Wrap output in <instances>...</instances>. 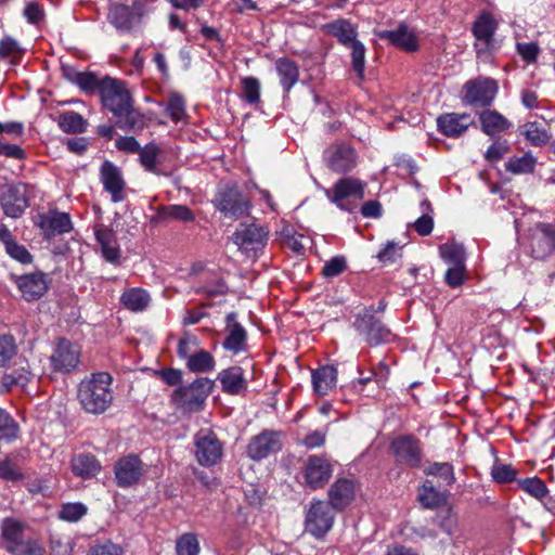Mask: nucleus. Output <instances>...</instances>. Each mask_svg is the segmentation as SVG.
<instances>
[{
	"label": "nucleus",
	"mask_w": 555,
	"mask_h": 555,
	"mask_svg": "<svg viewBox=\"0 0 555 555\" xmlns=\"http://www.w3.org/2000/svg\"><path fill=\"white\" fill-rule=\"evenodd\" d=\"M100 98L117 118L118 128L130 131L143 125V115L134 109L131 94L122 80L109 76L102 78Z\"/></svg>",
	"instance_id": "1"
},
{
	"label": "nucleus",
	"mask_w": 555,
	"mask_h": 555,
	"mask_svg": "<svg viewBox=\"0 0 555 555\" xmlns=\"http://www.w3.org/2000/svg\"><path fill=\"white\" fill-rule=\"evenodd\" d=\"M113 377L107 372L92 373L78 386L77 398L82 409L91 414L104 413L113 402Z\"/></svg>",
	"instance_id": "2"
},
{
	"label": "nucleus",
	"mask_w": 555,
	"mask_h": 555,
	"mask_svg": "<svg viewBox=\"0 0 555 555\" xmlns=\"http://www.w3.org/2000/svg\"><path fill=\"white\" fill-rule=\"evenodd\" d=\"M214 387V380L207 377L196 378L190 385L178 387L172 393V401L185 412L199 411Z\"/></svg>",
	"instance_id": "3"
},
{
	"label": "nucleus",
	"mask_w": 555,
	"mask_h": 555,
	"mask_svg": "<svg viewBox=\"0 0 555 555\" xmlns=\"http://www.w3.org/2000/svg\"><path fill=\"white\" fill-rule=\"evenodd\" d=\"M365 188L366 183L359 179L352 177L341 178L333 185L331 192L327 191V197L339 209L352 214L364 198Z\"/></svg>",
	"instance_id": "4"
},
{
	"label": "nucleus",
	"mask_w": 555,
	"mask_h": 555,
	"mask_svg": "<svg viewBox=\"0 0 555 555\" xmlns=\"http://www.w3.org/2000/svg\"><path fill=\"white\" fill-rule=\"evenodd\" d=\"M498 27V21L487 11L481 12L474 22L472 33L475 37L474 48L479 60L491 61L495 50L494 36Z\"/></svg>",
	"instance_id": "5"
},
{
	"label": "nucleus",
	"mask_w": 555,
	"mask_h": 555,
	"mask_svg": "<svg viewBox=\"0 0 555 555\" xmlns=\"http://www.w3.org/2000/svg\"><path fill=\"white\" fill-rule=\"evenodd\" d=\"M215 207L227 218L234 220L249 215L251 203L236 184H227L221 188L214 199Z\"/></svg>",
	"instance_id": "6"
},
{
	"label": "nucleus",
	"mask_w": 555,
	"mask_h": 555,
	"mask_svg": "<svg viewBox=\"0 0 555 555\" xmlns=\"http://www.w3.org/2000/svg\"><path fill=\"white\" fill-rule=\"evenodd\" d=\"M390 453L401 467L417 468L421 465L423 451L421 441L412 435L395 438L389 446Z\"/></svg>",
	"instance_id": "7"
},
{
	"label": "nucleus",
	"mask_w": 555,
	"mask_h": 555,
	"mask_svg": "<svg viewBox=\"0 0 555 555\" xmlns=\"http://www.w3.org/2000/svg\"><path fill=\"white\" fill-rule=\"evenodd\" d=\"M353 326L359 335L371 346L388 343L391 332L380 320L374 317L373 308L365 309L356 317Z\"/></svg>",
	"instance_id": "8"
},
{
	"label": "nucleus",
	"mask_w": 555,
	"mask_h": 555,
	"mask_svg": "<svg viewBox=\"0 0 555 555\" xmlns=\"http://www.w3.org/2000/svg\"><path fill=\"white\" fill-rule=\"evenodd\" d=\"M333 506L325 501H313L306 514L305 530L315 538H322L334 524Z\"/></svg>",
	"instance_id": "9"
},
{
	"label": "nucleus",
	"mask_w": 555,
	"mask_h": 555,
	"mask_svg": "<svg viewBox=\"0 0 555 555\" xmlns=\"http://www.w3.org/2000/svg\"><path fill=\"white\" fill-rule=\"evenodd\" d=\"M195 456L202 466L216 465L222 457L223 447L210 429H201L194 437Z\"/></svg>",
	"instance_id": "10"
},
{
	"label": "nucleus",
	"mask_w": 555,
	"mask_h": 555,
	"mask_svg": "<svg viewBox=\"0 0 555 555\" xmlns=\"http://www.w3.org/2000/svg\"><path fill=\"white\" fill-rule=\"evenodd\" d=\"M333 475V465L324 455H310L304 466V479L312 490L323 488Z\"/></svg>",
	"instance_id": "11"
},
{
	"label": "nucleus",
	"mask_w": 555,
	"mask_h": 555,
	"mask_svg": "<svg viewBox=\"0 0 555 555\" xmlns=\"http://www.w3.org/2000/svg\"><path fill=\"white\" fill-rule=\"evenodd\" d=\"M81 356L79 345L68 339L61 338L57 340L56 346L50 356L51 366L54 371L60 373H69L74 371Z\"/></svg>",
	"instance_id": "12"
},
{
	"label": "nucleus",
	"mask_w": 555,
	"mask_h": 555,
	"mask_svg": "<svg viewBox=\"0 0 555 555\" xmlns=\"http://www.w3.org/2000/svg\"><path fill=\"white\" fill-rule=\"evenodd\" d=\"M0 205L7 217L17 219L29 206L26 184L13 183L2 189Z\"/></svg>",
	"instance_id": "13"
},
{
	"label": "nucleus",
	"mask_w": 555,
	"mask_h": 555,
	"mask_svg": "<svg viewBox=\"0 0 555 555\" xmlns=\"http://www.w3.org/2000/svg\"><path fill=\"white\" fill-rule=\"evenodd\" d=\"M464 101L474 106H489L496 96L499 86L492 78H477L464 86Z\"/></svg>",
	"instance_id": "14"
},
{
	"label": "nucleus",
	"mask_w": 555,
	"mask_h": 555,
	"mask_svg": "<svg viewBox=\"0 0 555 555\" xmlns=\"http://www.w3.org/2000/svg\"><path fill=\"white\" fill-rule=\"evenodd\" d=\"M530 250L535 259H544L555 250V223L534 224L530 234Z\"/></svg>",
	"instance_id": "15"
},
{
	"label": "nucleus",
	"mask_w": 555,
	"mask_h": 555,
	"mask_svg": "<svg viewBox=\"0 0 555 555\" xmlns=\"http://www.w3.org/2000/svg\"><path fill=\"white\" fill-rule=\"evenodd\" d=\"M144 472L142 461L134 454L120 457L114 466L116 483L120 488H129L138 485Z\"/></svg>",
	"instance_id": "16"
},
{
	"label": "nucleus",
	"mask_w": 555,
	"mask_h": 555,
	"mask_svg": "<svg viewBox=\"0 0 555 555\" xmlns=\"http://www.w3.org/2000/svg\"><path fill=\"white\" fill-rule=\"evenodd\" d=\"M281 433L275 430H263L253 437L246 448L248 457L260 461L279 452L282 449Z\"/></svg>",
	"instance_id": "17"
},
{
	"label": "nucleus",
	"mask_w": 555,
	"mask_h": 555,
	"mask_svg": "<svg viewBox=\"0 0 555 555\" xmlns=\"http://www.w3.org/2000/svg\"><path fill=\"white\" fill-rule=\"evenodd\" d=\"M44 238L51 240L56 235L68 233L73 230L70 216L59 210H49L39 214L35 221Z\"/></svg>",
	"instance_id": "18"
},
{
	"label": "nucleus",
	"mask_w": 555,
	"mask_h": 555,
	"mask_svg": "<svg viewBox=\"0 0 555 555\" xmlns=\"http://www.w3.org/2000/svg\"><path fill=\"white\" fill-rule=\"evenodd\" d=\"M100 180L103 189L109 193L114 203H120L126 198V181L121 170L112 162H104L100 168Z\"/></svg>",
	"instance_id": "19"
},
{
	"label": "nucleus",
	"mask_w": 555,
	"mask_h": 555,
	"mask_svg": "<svg viewBox=\"0 0 555 555\" xmlns=\"http://www.w3.org/2000/svg\"><path fill=\"white\" fill-rule=\"evenodd\" d=\"M326 164L333 171L345 173L357 165V153L347 144H338L326 150Z\"/></svg>",
	"instance_id": "20"
},
{
	"label": "nucleus",
	"mask_w": 555,
	"mask_h": 555,
	"mask_svg": "<svg viewBox=\"0 0 555 555\" xmlns=\"http://www.w3.org/2000/svg\"><path fill=\"white\" fill-rule=\"evenodd\" d=\"M268 233L257 224L242 225L234 233V243L244 251H257L266 245Z\"/></svg>",
	"instance_id": "21"
},
{
	"label": "nucleus",
	"mask_w": 555,
	"mask_h": 555,
	"mask_svg": "<svg viewBox=\"0 0 555 555\" xmlns=\"http://www.w3.org/2000/svg\"><path fill=\"white\" fill-rule=\"evenodd\" d=\"M15 282L22 297L27 301L40 299L49 288L47 275L41 272L24 274L18 276Z\"/></svg>",
	"instance_id": "22"
},
{
	"label": "nucleus",
	"mask_w": 555,
	"mask_h": 555,
	"mask_svg": "<svg viewBox=\"0 0 555 555\" xmlns=\"http://www.w3.org/2000/svg\"><path fill=\"white\" fill-rule=\"evenodd\" d=\"M195 214L186 205L171 204L157 207L156 214L151 218V223L183 222L189 223L195 220Z\"/></svg>",
	"instance_id": "23"
},
{
	"label": "nucleus",
	"mask_w": 555,
	"mask_h": 555,
	"mask_svg": "<svg viewBox=\"0 0 555 555\" xmlns=\"http://www.w3.org/2000/svg\"><path fill=\"white\" fill-rule=\"evenodd\" d=\"M217 380H219L222 391L231 396L241 395L247 389L244 370L237 365L220 371Z\"/></svg>",
	"instance_id": "24"
},
{
	"label": "nucleus",
	"mask_w": 555,
	"mask_h": 555,
	"mask_svg": "<svg viewBox=\"0 0 555 555\" xmlns=\"http://www.w3.org/2000/svg\"><path fill=\"white\" fill-rule=\"evenodd\" d=\"M225 321L228 335L223 341V348L233 353L245 351L247 334L245 328L236 321V313H229Z\"/></svg>",
	"instance_id": "25"
},
{
	"label": "nucleus",
	"mask_w": 555,
	"mask_h": 555,
	"mask_svg": "<svg viewBox=\"0 0 555 555\" xmlns=\"http://www.w3.org/2000/svg\"><path fill=\"white\" fill-rule=\"evenodd\" d=\"M377 36L406 52H414L418 49L416 36L403 24L392 30H380Z\"/></svg>",
	"instance_id": "26"
},
{
	"label": "nucleus",
	"mask_w": 555,
	"mask_h": 555,
	"mask_svg": "<svg viewBox=\"0 0 555 555\" xmlns=\"http://www.w3.org/2000/svg\"><path fill=\"white\" fill-rule=\"evenodd\" d=\"M473 122L469 114L447 113L438 117L437 126L447 137H459L464 133Z\"/></svg>",
	"instance_id": "27"
},
{
	"label": "nucleus",
	"mask_w": 555,
	"mask_h": 555,
	"mask_svg": "<svg viewBox=\"0 0 555 555\" xmlns=\"http://www.w3.org/2000/svg\"><path fill=\"white\" fill-rule=\"evenodd\" d=\"M330 504L336 509H343L354 499V482L348 478L337 479L328 490Z\"/></svg>",
	"instance_id": "28"
},
{
	"label": "nucleus",
	"mask_w": 555,
	"mask_h": 555,
	"mask_svg": "<svg viewBox=\"0 0 555 555\" xmlns=\"http://www.w3.org/2000/svg\"><path fill=\"white\" fill-rule=\"evenodd\" d=\"M0 529L2 547L7 552H10L11 548H14L20 542L27 538L25 537L26 525L16 518H4Z\"/></svg>",
	"instance_id": "29"
},
{
	"label": "nucleus",
	"mask_w": 555,
	"mask_h": 555,
	"mask_svg": "<svg viewBox=\"0 0 555 555\" xmlns=\"http://www.w3.org/2000/svg\"><path fill=\"white\" fill-rule=\"evenodd\" d=\"M275 69L283 90L289 92L299 80L297 63L288 57H281L275 62Z\"/></svg>",
	"instance_id": "30"
},
{
	"label": "nucleus",
	"mask_w": 555,
	"mask_h": 555,
	"mask_svg": "<svg viewBox=\"0 0 555 555\" xmlns=\"http://www.w3.org/2000/svg\"><path fill=\"white\" fill-rule=\"evenodd\" d=\"M337 370L332 365H325L312 373V385L319 396L328 393L336 386Z\"/></svg>",
	"instance_id": "31"
},
{
	"label": "nucleus",
	"mask_w": 555,
	"mask_h": 555,
	"mask_svg": "<svg viewBox=\"0 0 555 555\" xmlns=\"http://www.w3.org/2000/svg\"><path fill=\"white\" fill-rule=\"evenodd\" d=\"M70 466L74 475L85 479L94 477L101 469L99 461L90 453L74 456Z\"/></svg>",
	"instance_id": "32"
},
{
	"label": "nucleus",
	"mask_w": 555,
	"mask_h": 555,
	"mask_svg": "<svg viewBox=\"0 0 555 555\" xmlns=\"http://www.w3.org/2000/svg\"><path fill=\"white\" fill-rule=\"evenodd\" d=\"M327 33L337 38L346 48L358 41L357 28L347 20H337L325 25Z\"/></svg>",
	"instance_id": "33"
},
{
	"label": "nucleus",
	"mask_w": 555,
	"mask_h": 555,
	"mask_svg": "<svg viewBox=\"0 0 555 555\" xmlns=\"http://www.w3.org/2000/svg\"><path fill=\"white\" fill-rule=\"evenodd\" d=\"M95 237L101 245L103 257L109 262H116L120 257V249L115 233L102 228L95 231Z\"/></svg>",
	"instance_id": "34"
},
{
	"label": "nucleus",
	"mask_w": 555,
	"mask_h": 555,
	"mask_svg": "<svg viewBox=\"0 0 555 555\" xmlns=\"http://www.w3.org/2000/svg\"><path fill=\"white\" fill-rule=\"evenodd\" d=\"M479 119L482 131L488 135L503 132L511 127V122L496 111L486 109L480 113Z\"/></svg>",
	"instance_id": "35"
},
{
	"label": "nucleus",
	"mask_w": 555,
	"mask_h": 555,
	"mask_svg": "<svg viewBox=\"0 0 555 555\" xmlns=\"http://www.w3.org/2000/svg\"><path fill=\"white\" fill-rule=\"evenodd\" d=\"M133 12L128 5L112 4L108 10L107 18L117 30L127 33L133 26Z\"/></svg>",
	"instance_id": "36"
},
{
	"label": "nucleus",
	"mask_w": 555,
	"mask_h": 555,
	"mask_svg": "<svg viewBox=\"0 0 555 555\" xmlns=\"http://www.w3.org/2000/svg\"><path fill=\"white\" fill-rule=\"evenodd\" d=\"M150 301L151 297L149 293L139 287L130 288L124 292L120 296V302L122 306L133 312L145 310L150 305Z\"/></svg>",
	"instance_id": "37"
},
{
	"label": "nucleus",
	"mask_w": 555,
	"mask_h": 555,
	"mask_svg": "<svg viewBox=\"0 0 555 555\" xmlns=\"http://www.w3.org/2000/svg\"><path fill=\"white\" fill-rule=\"evenodd\" d=\"M537 166V158L531 152H527L521 156H513L505 163V170L512 175H529L532 173Z\"/></svg>",
	"instance_id": "38"
},
{
	"label": "nucleus",
	"mask_w": 555,
	"mask_h": 555,
	"mask_svg": "<svg viewBox=\"0 0 555 555\" xmlns=\"http://www.w3.org/2000/svg\"><path fill=\"white\" fill-rule=\"evenodd\" d=\"M34 374L29 370L28 363L25 361L18 369L5 374L2 378L3 388L9 391L13 387L24 388L33 378Z\"/></svg>",
	"instance_id": "39"
},
{
	"label": "nucleus",
	"mask_w": 555,
	"mask_h": 555,
	"mask_svg": "<svg viewBox=\"0 0 555 555\" xmlns=\"http://www.w3.org/2000/svg\"><path fill=\"white\" fill-rule=\"evenodd\" d=\"M519 130L525 139L533 146L545 145L551 138L547 130L541 127L537 121H528L524 124Z\"/></svg>",
	"instance_id": "40"
},
{
	"label": "nucleus",
	"mask_w": 555,
	"mask_h": 555,
	"mask_svg": "<svg viewBox=\"0 0 555 555\" xmlns=\"http://www.w3.org/2000/svg\"><path fill=\"white\" fill-rule=\"evenodd\" d=\"M216 361L210 352L206 350H196L186 360V367L194 373H206L215 369Z\"/></svg>",
	"instance_id": "41"
},
{
	"label": "nucleus",
	"mask_w": 555,
	"mask_h": 555,
	"mask_svg": "<svg viewBox=\"0 0 555 555\" xmlns=\"http://www.w3.org/2000/svg\"><path fill=\"white\" fill-rule=\"evenodd\" d=\"M86 120L76 112H65L60 116L59 126L67 133H80L86 130Z\"/></svg>",
	"instance_id": "42"
},
{
	"label": "nucleus",
	"mask_w": 555,
	"mask_h": 555,
	"mask_svg": "<svg viewBox=\"0 0 555 555\" xmlns=\"http://www.w3.org/2000/svg\"><path fill=\"white\" fill-rule=\"evenodd\" d=\"M441 258L449 264H465L464 247L456 243H446L439 246Z\"/></svg>",
	"instance_id": "43"
},
{
	"label": "nucleus",
	"mask_w": 555,
	"mask_h": 555,
	"mask_svg": "<svg viewBox=\"0 0 555 555\" xmlns=\"http://www.w3.org/2000/svg\"><path fill=\"white\" fill-rule=\"evenodd\" d=\"M517 483L519 489L538 500L544 499L548 493L545 483L538 477L519 479Z\"/></svg>",
	"instance_id": "44"
},
{
	"label": "nucleus",
	"mask_w": 555,
	"mask_h": 555,
	"mask_svg": "<svg viewBox=\"0 0 555 555\" xmlns=\"http://www.w3.org/2000/svg\"><path fill=\"white\" fill-rule=\"evenodd\" d=\"M18 431L20 428L15 420L0 408V440L13 441L17 439Z\"/></svg>",
	"instance_id": "45"
},
{
	"label": "nucleus",
	"mask_w": 555,
	"mask_h": 555,
	"mask_svg": "<svg viewBox=\"0 0 555 555\" xmlns=\"http://www.w3.org/2000/svg\"><path fill=\"white\" fill-rule=\"evenodd\" d=\"M166 113L173 122L183 120L186 116L184 99L177 93H171L166 103Z\"/></svg>",
	"instance_id": "46"
},
{
	"label": "nucleus",
	"mask_w": 555,
	"mask_h": 555,
	"mask_svg": "<svg viewBox=\"0 0 555 555\" xmlns=\"http://www.w3.org/2000/svg\"><path fill=\"white\" fill-rule=\"evenodd\" d=\"M158 154L159 147L155 143H149L141 147L139 152V159L145 170L150 172H157Z\"/></svg>",
	"instance_id": "47"
},
{
	"label": "nucleus",
	"mask_w": 555,
	"mask_h": 555,
	"mask_svg": "<svg viewBox=\"0 0 555 555\" xmlns=\"http://www.w3.org/2000/svg\"><path fill=\"white\" fill-rule=\"evenodd\" d=\"M423 215L414 222V230L422 236H427L433 232L434 219L429 215L433 211L430 203L425 199L422 202Z\"/></svg>",
	"instance_id": "48"
},
{
	"label": "nucleus",
	"mask_w": 555,
	"mask_h": 555,
	"mask_svg": "<svg viewBox=\"0 0 555 555\" xmlns=\"http://www.w3.org/2000/svg\"><path fill=\"white\" fill-rule=\"evenodd\" d=\"M9 553L11 555H44L46 548L39 540L28 537Z\"/></svg>",
	"instance_id": "49"
},
{
	"label": "nucleus",
	"mask_w": 555,
	"mask_h": 555,
	"mask_svg": "<svg viewBox=\"0 0 555 555\" xmlns=\"http://www.w3.org/2000/svg\"><path fill=\"white\" fill-rule=\"evenodd\" d=\"M418 500L425 507L434 508L443 502V496L429 481H426L420 491Z\"/></svg>",
	"instance_id": "50"
},
{
	"label": "nucleus",
	"mask_w": 555,
	"mask_h": 555,
	"mask_svg": "<svg viewBox=\"0 0 555 555\" xmlns=\"http://www.w3.org/2000/svg\"><path fill=\"white\" fill-rule=\"evenodd\" d=\"M75 82L78 87L88 93H93L95 91L101 92L102 88V79H100L93 73H77L75 77Z\"/></svg>",
	"instance_id": "51"
},
{
	"label": "nucleus",
	"mask_w": 555,
	"mask_h": 555,
	"mask_svg": "<svg viewBox=\"0 0 555 555\" xmlns=\"http://www.w3.org/2000/svg\"><path fill=\"white\" fill-rule=\"evenodd\" d=\"M177 555H197L199 544L197 538L193 533H185L180 537L176 543Z\"/></svg>",
	"instance_id": "52"
},
{
	"label": "nucleus",
	"mask_w": 555,
	"mask_h": 555,
	"mask_svg": "<svg viewBox=\"0 0 555 555\" xmlns=\"http://www.w3.org/2000/svg\"><path fill=\"white\" fill-rule=\"evenodd\" d=\"M0 477L7 481H17L24 478V474L14 460L5 457L0 461Z\"/></svg>",
	"instance_id": "53"
},
{
	"label": "nucleus",
	"mask_w": 555,
	"mask_h": 555,
	"mask_svg": "<svg viewBox=\"0 0 555 555\" xmlns=\"http://www.w3.org/2000/svg\"><path fill=\"white\" fill-rule=\"evenodd\" d=\"M243 99L249 104H256L260 100V82L255 77L242 79Z\"/></svg>",
	"instance_id": "54"
},
{
	"label": "nucleus",
	"mask_w": 555,
	"mask_h": 555,
	"mask_svg": "<svg viewBox=\"0 0 555 555\" xmlns=\"http://www.w3.org/2000/svg\"><path fill=\"white\" fill-rule=\"evenodd\" d=\"M348 49L351 51L352 67L358 76L362 78L365 67V47L358 40L348 47Z\"/></svg>",
	"instance_id": "55"
},
{
	"label": "nucleus",
	"mask_w": 555,
	"mask_h": 555,
	"mask_svg": "<svg viewBox=\"0 0 555 555\" xmlns=\"http://www.w3.org/2000/svg\"><path fill=\"white\" fill-rule=\"evenodd\" d=\"M425 472L427 475L439 476L448 486L455 481L453 466L450 463H434Z\"/></svg>",
	"instance_id": "56"
},
{
	"label": "nucleus",
	"mask_w": 555,
	"mask_h": 555,
	"mask_svg": "<svg viewBox=\"0 0 555 555\" xmlns=\"http://www.w3.org/2000/svg\"><path fill=\"white\" fill-rule=\"evenodd\" d=\"M23 54V49L18 42L12 37H5L0 40V56L11 57L12 62L15 63Z\"/></svg>",
	"instance_id": "57"
},
{
	"label": "nucleus",
	"mask_w": 555,
	"mask_h": 555,
	"mask_svg": "<svg viewBox=\"0 0 555 555\" xmlns=\"http://www.w3.org/2000/svg\"><path fill=\"white\" fill-rule=\"evenodd\" d=\"M347 269V260L344 256H335L326 261L322 269L324 278H335Z\"/></svg>",
	"instance_id": "58"
},
{
	"label": "nucleus",
	"mask_w": 555,
	"mask_h": 555,
	"mask_svg": "<svg viewBox=\"0 0 555 555\" xmlns=\"http://www.w3.org/2000/svg\"><path fill=\"white\" fill-rule=\"evenodd\" d=\"M87 514V507L81 503H67L62 506L60 517L68 521H78Z\"/></svg>",
	"instance_id": "59"
},
{
	"label": "nucleus",
	"mask_w": 555,
	"mask_h": 555,
	"mask_svg": "<svg viewBox=\"0 0 555 555\" xmlns=\"http://www.w3.org/2000/svg\"><path fill=\"white\" fill-rule=\"evenodd\" d=\"M491 476L494 481L506 483L516 479L517 472L511 465L498 464L492 467Z\"/></svg>",
	"instance_id": "60"
},
{
	"label": "nucleus",
	"mask_w": 555,
	"mask_h": 555,
	"mask_svg": "<svg viewBox=\"0 0 555 555\" xmlns=\"http://www.w3.org/2000/svg\"><path fill=\"white\" fill-rule=\"evenodd\" d=\"M16 352V345L13 336H0V366L9 362Z\"/></svg>",
	"instance_id": "61"
},
{
	"label": "nucleus",
	"mask_w": 555,
	"mask_h": 555,
	"mask_svg": "<svg viewBox=\"0 0 555 555\" xmlns=\"http://www.w3.org/2000/svg\"><path fill=\"white\" fill-rule=\"evenodd\" d=\"M198 345V340L195 336L185 334L180 338L178 343L177 352L181 359H189L190 356L194 353L195 348Z\"/></svg>",
	"instance_id": "62"
},
{
	"label": "nucleus",
	"mask_w": 555,
	"mask_h": 555,
	"mask_svg": "<svg viewBox=\"0 0 555 555\" xmlns=\"http://www.w3.org/2000/svg\"><path fill=\"white\" fill-rule=\"evenodd\" d=\"M444 280L450 287L461 286L465 280V264L451 266L446 272Z\"/></svg>",
	"instance_id": "63"
},
{
	"label": "nucleus",
	"mask_w": 555,
	"mask_h": 555,
	"mask_svg": "<svg viewBox=\"0 0 555 555\" xmlns=\"http://www.w3.org/2000/svg\"><path fill=\"white\" fill-rule=\"evenodd\" d=\"M88 555H124V551L118 544L105 541L91 546Z\"/></svg>",
	"instance_id": "64"
}]
</instances>
